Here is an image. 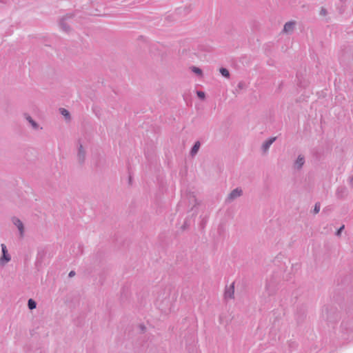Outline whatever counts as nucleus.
Wrapping results in <instances>:
<instances>
[{
	"mask_svg": "<svg viewBox=\"0 0 353 353\" xmlns=\"http://www.w3.org/2000/svg\"><path fill=\"white\" fill-rule=\"evenodd\" d=\"M47 262V250L45 248H40L37 250L36 260H35V267L38 270H41L46 265Z\"/></svg>",
	"mask_w": 353,
	"mask_h": 353,
	"instance_id": "1",
	"label": "nucleus"
},
{
	"mask_svg": "<svg viewBox=\"0 0 353 353\" xmlns=\"http://www.w3.org/2000/svg\"><path fill=\"white\" fill-rule=\"evenodd\" d=\"M1 256L0 257V266L4 267L12 259L11 255L9 254L8 248L4 243L1 244Z\"/></svg>",
	"mask_w": 353,
	"mask_h": 353,
	"instance_id": "2",
	"label": "nucleus"
},
{
	"mask_svg": "<svg viewBox=\"0 0 353 353\" xmlns=\"http://www.w3.org/2000/svg\"><path fill=\"white\" fill-rule=\"evenodd\" d=\"M11 221L12 224L17 228L19 237L23 238L25 234V227L23 223L17 216L12 217Z\"/></svg>",
	"mask_w": 353,
	"mask_h": 353,
	"instance_id": "3",
	"label": "nucleus"
},
{
	"mask_svg": "<svg viewBox=\"0 0 353 353\" xmlns=\"http://www.w3.org/2000/svg\"><path fill=\"white\" fill-rule=\"evenodd\" d=\"M243 194V190L240 188H236L234 189L227 196L225 199L226 203H231L234 200L240 197Z\"/></svg>",
	"mask_w": 353,
	"mask_h": 353,
	"instance_id": "4",
	"label": "nucleus"
},
{
	"mask_svg": "<svg viewBox=\"0 0 353 353\" xmlns=\"http://www.w3.org/2000/svg\"><path fill=\"white\" fill-rule=\"evenodd\" d=\"M305 163V157L303 154H299L293 163V168L296 170H300L302 169Z\"/></svg>",
	"mask_w": 353,
	"mask_h": 353,
	"instance_id": "5",
	"label": "nucleus"
},
{
	"mask_svg": "<svg viewBox=\"0 0 353 353\" xmlns=\"http://www.w3.org/2000/svg\"><path fill=\"white\" fill-rule=\"evenodd\" d=\"M86 152L81 144L78 148L77 159L80 163H83L85 160Z\"/></svg>",
	"mask_w": 353,
	"mask_h": 353,
	"instance_id": "6",
	"label": "nucleus"
},
{
	"mask_svg": "<svg viewBox=\"0 0 353 353\" xmlns=\"http://www.w3.org/2000/svg\"><path fill=\"white\" fill-rule=\"evenodd\" d=\"M276 289L274 283H267L265 284V292L268 296H272L275 293Z\"/></svg>",
	"mask_w": 353,
	"mask_h": 353,
	"instance_id": "7",
	"label": "nucleus"
},
{
	"mask_svg": "<svg viewBox=\"0 0 353 353\" xmlns=\"http://www.w3.org/2000/svg\"><path fill=\"white\" fill-rule=\"evenodd\" d=\"M276 140V137H272L268 140H266L262 145V150L264 152H266L270 147L271 146V145Z\"/></svg>",
	"mask_w": 353,
	"mask_h": 353,
	"instance_id": "8",
	"label": "nucleus"
},
{
	"mask_svg": "<svg viewBox=\"0 0 353 353\" xmlns=\"http://www.w3.org/2000/svg\"><path fill=\"white\" fill-rule=\"evenodd\" d=\"M234 283L228 288L225 292V297L226 299H233L234 294Z\"/></svg>",
	"mask_w": 353,
	"mask_h": 353,
	"instance_id": "9",
	"label": "nucleus"
},
{
	"mask_svg": "<svg viewBox=\"0 0 353 353\" xmlns=\"http://www.w3.org/2000/svg\"><path fill=\"white\" fill-rule=\"evenodd\" d=\"M200 146H201L200 141H197L194 143V145L192 146V148H191V150L190 152V154L191 157H193L197 154L198 151L199 150Z\"/></svg>",
	"mask_w": 353,
	"mask_h": 353,
	"instance_id": "10",
	"label": "nucleus"
},
{
	"mask_svg": "<svg viewBox=\"0 0 353 353\" xmlns=\"http://www.w3.org/2000/svg\"><path fill=\"white\" fill-rule=\"evenodd\" d=\"M295 23L293 21L287 22L283 27V32H289L293 30Z\"/></svg>",
	"mask_w": 353,
	"mask_h": 353,
	"instance_id": "11",
	"label": "nucleus"
},
{
	"mask_svg": "<svg viewBox=\"0 0 353 353\" xmlns=\"http://www.w3.org/2000/svg\"><path fill=\"white\" fill-rule=\"evenodd\" d=\"M26 118L27 121H28V123L31 125V126L33 129H34V130L41 129V128H39L38 123L35 121H34L30 116L28 115V116H26Z\"/></svg>",
	"mask_w": 353,
	"mask_h": 353,
	"instance_id": "12",
	"label": "nucleus"
},
{
	"mask_svg": "<svg viewBox=\"0 0 353 353\" xmlns=\"http://www.w3.org/2000/svg\"><path fill=\"white\" fill-rule=\"evenodd\" d=\"M60 113L65 118V119H70V112L66 109L60 108Z\"/></svg>",
	"mask_w": 353,
	"mask_h": 353,
	"instance_id": "13",
	"label": "nucleus"
},
{
	"mask_svg": "<svg viewBox=\"0 0 353 353\" xmlns=\"http://www.w3.org/2000/svg\"><path fill=\"white\" fill-rule=\"evenodd\" d=\"M28 306L30 310H33L36 308L37 303L33 299H30L28 301Z\"/></svg>",
	"mask_w": 353,
	"mask_h": 353,
	"instance_id": "14",
	"label": "nucleus"
},
{
	"mask_svg": "<svg viewBox=\"0 0 353 353\" xmlns=\"http://www.w3.org/2000/svg\"><path fill=\"white\" fill-rule=\"evenodd\" d=\"M220 73L225 77L229 78L230 77V72L228 69L221 68L219 70Z\"/></svg>",
	"mask_w": 353,
	"mask_h": 353,
	"instance_id": "15",
	"label": "nucleus"
},
{
	"mask_svg": "<svg viewBox=\"0 0 353 353\" xmlns=\"http://www.w3.org/2000/svg\"><path fill=\"white\" fill-rule=\"evenodd\" d=\"M191 70H192V71L194 73H195V74H196L198 75H201L202 74V70L200 68H197V67L192 66L191 68Z\"/></svg>",
	"mask_w": 353,
	"mask_h": 353,
	"instance_id": "16",
	"label": "nucleus"
},
{
	"mask_svg": "<svg viewBox=\"0 0 353 353\" xmlns=\"http://www.w3.org/2000/svg\"><path fill=\"white\" fill-rule=\"evenodd\" d=\"M320 211V204L316 203L314 209V212L315 214L318 213Z\"/></svg>",
	"mask_w": 353,
	"mask_h": 353,
	"instance_id": "17",
	"label": "nucleus"
},
{
	"mask_svg": "<svg viewBox=\"0 0 353 353\" xmlns=\"http://www.w3.org/2000/svg\"><path fill=\"white\" fill-rule=\"evenodd\" d=\"M345 228V225H343L341 227H340V228L336 231V236H340L341 235V232L343 230V229Z\"/></svg>",
	"mask_w": 353,
	"mask_h": 353,
	"instance_id": "18",
	"label": "nucleus"
},
{
	"mask_svg": "<svg viewBox=\"0 0 353 353\" xmlns=\"http://www.w3.org/2000/svg\"><path fill=\"white\" fill-rule=\"evenodd\" d=\"M197 96L200 98V99H204L205 98V93L202 91H199L197 92Z\"/></svg>",
	"mask_w": 353,
	"mask_h": 353,
	"instance_id": "19",
	"label": "nucleus"
},
{
	"mask_svg": "<svg viewBox=\"0 0 353 353\" xmlns=\"http://www.w3.org/2000/svg\"><path fill=\"white\" fill-rule=\"evenodd\" d=\"M320 14L321 15L325 16L327 14L326 10L325 8H322L321 10V13Z\"/></svg>",
	"mask_w": 353,
	"mask_h": 353,
	"instance_id": "20",
	"label": "nucleus"
},
{
	"mask_svg": "<svg viewBox=\"0 0 353 353\" xmlns=\"http://www.w3.org/2000/svg\"><path fill=\"white\" fill-rule=\"evenodd\" d=\"M74 274H75V272L74 271H70L68 276L70 277H72L73 276H74Z\"/></svg>",
	"mask_w": 353,
	"mask_h": 353,
	"instance_id": "21",
	"label": "nucleus"
},
{
	"mask_svg": "<svg viewBox=\"0 0 353 353\" xmlns=\"http://www.w3.org/2000/svg\"><path fill=\"white\" fill-rule=\"evenodd\" d=\"M350 183L353 186V175L350 178Z\"/></svg>",
	"mask_w": 353,
	"mask_h": 353,
	"instance_id": "22",
	"label": "nucleus"
},
{
	"mask_svg": "<svg viewBox=\"0 0 353 353\" xmlns=\"http://www.w3.org/2000/svg\"><path fill=\"white\" fill-rule=\"evenodd\" d=\"M238 86H239V88H243V83H239Z\"/></svg>",
	"mask_w": 353,
	"mask_h": 353,
	"instance_id": "23",
	"label": "nucleus"
},
{
	"mask_svg": "<svg viewBox=\"0 0 353 353\" xmlns=\"http://www.w3.org/2000/svg\"><path fill=\"white\" fill-rule=\"evenodd\" d=\"M62 26H63V28L65 31H67L66 26H65V25L62 24Z\"/></svg>",
	"mask_w": 353,
	"mask_h": 353,
	"instance_id": "24",
	"label": "nucleus"
}]
</instances>
